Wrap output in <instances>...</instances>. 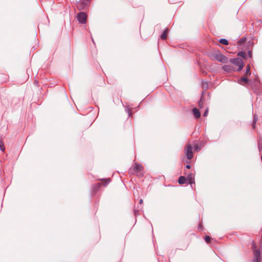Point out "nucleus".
<instances>
[{
	"label": "nucleus",
	"instance_id": "obj_22",
	"mask_svg": "<svg viewBox=\"0 0 262 262\" xmlns=\"http://www.w3.org/2000/svg\"><path fill=\"white\" fill-rule=\"evenodd\" d=\"M194 147L195 150H198L200 149V148H199L198 145L196 144L194 145Z\"/></svg>",
	"mask_w": 262,
	"mask_h": 262
},
{
	"label": "nucleus",
	"instance_id": "obj_7",
	"mask_svg": "<svg viewBox=\"0 0 262 262\" xmlns=\"http://www.w3.org/2000/svg\"><path fill=\"white\" fill-rule=\"evenodd\" d=\"M90 1V0H80L79 4L77 6L79 10L83 9L87 4V3Z\"/></svg>",
	"mask_w": 262,
	"mask_h": 262
},
{
	"label": "nucleus",
	"instance_id": "obj_6",
	"mask_svg": "<svg viewBox=\"0 0 262 262\" xmlns=\"http://www.w3.org/2000/svg\"><path fill=\"white\" fill-rule=\"evenodd\" d=\"M214 58L217 61L223 63H225L227 61V58L221 53L216 54L214 56Z\"/></svg>",
	"mask_w": 262,
	"mask_h": 262
},
{
	"label": "nucleus",
	"instance_id": "obj_4",
	"mask_svg": "<svg viewBox=\"0 0 262 262\" xmlns=\"http://www.w3.org/2000/svg\"><path fill=\"white\" fill-rule=\"evenodd\" d=\"M185 174L186 176V179L188 181V184L192 185V184H195V173L193 172L189 173L188 174H186L185 173ZM192 187V186H191Z\"/></svg>",
	"mask_w": 262,
	"mask_h": 262
},
{
	"label": "nucleus",
	"instance_id": "obj_15",
	"mask_svg": "<svg viewBox=\"0 0 262 262\" xmlns=\"http://www.w3.org/2000/svg\"><path fill=\"white\" fill-rule=\"evenodd\" d=\"M251 74L250 73V66L248 65L247 66V68H246V76H248L249 75H250Z\"/></svg>",
	"mask_w": 262,
	"mask_h": 262
},
{
	"label": "nucleus",
	"instance_id": "obj_11",
	"mask_svg": "<svg viewBox=\"0 0 262 262\" xmlns=\"http://www.w3.org/2000/svg\"><path fill=\"white\" fill-rule=\"evenodd\" d=\"M168 32V30L167 29L164 31V32H163L161 36V38L162 39L165 40L167 39Z\"/></svg>",
	"mask_w": 262,
	"mask_h": 262
},
{
	"label": "nucleus",
	"instance_id": "obj_3",
	"mask_svg": "<svg viewBox=\"0 0 262 262\" xmlns=\"http://www.w3.org/2000/svg\"><path fill=\"white\" fill-rule=\"evenodd\" d=\"M231 62L238 67V71H241L244 67L243 60L239 58H235L231 60Z\"/></svg>",
	"mask_w": 262,
	"mask_h": 262
},
{
	"label": "nucleus",
	"instance_id": "obj_2",
	"mask_svg": "<svg viewBox=\"0 0 262 262\" xmlns=\"http://www.w3.org/2000/svg\"><path fill=\"white\" fill-rule=\"evenodd\" d=\"M185 152L188 160H191L192 158V147L190 144L187 143L186 144L185 148Z\"/></svg>",
	"mask_w": 262,
	"mask_h": 262
},
{
	"label": "nucleus",
	"instance_id": "obj_17",
	"mask_svg": "<svg viewBox=\"0 0 262 262\" xmlns=\"http://www.w3.org/2000/svg\"><path fill=\"white\" fill-rule=\"evenodd\" d=\"M223 69L226 71H227V72H229L231 71V68L230 67V66H228V65H225L223 67Z\"/></svg>",
	"mask_w": 262,
	"mask_h": 262
},
{
	"label": "nucleus",
	"instance_id": "obj_23",
	"mask_svg": "<svg viewBox=\"0 0 262 262\" xmlns=\"http://www.w3.org/2000/svg\"><path fill=\"white\" fill-rule=\"evenodd\" d=\"M248 55H249V57H250V58L252 57V52L251 51H248Z\"/></svg>",
	"mask_w": 262,
	"mask_h": 262
},
{
	"label": "nucleus",
	"instance_id": "obj_18",
	"mask_svg": "<svg viewBox=\"0 0 262 262\" xmlns=\"http://www.w3.org/2000/svg\"><path fill=\"white\" fill-rule=\"evenodd\" d=\"M238 56H241L243 58H246V54L244 52H240L237 54Z\"/></svg>",
	"mask_w": 262,
	"mask_h": 262
},
{
	"label": "nucleus",
	"instance_id": "obj_9",
	"mask_svg": "<svg viewBox=\"0 0 262 262\" xmlns=\"http://www.w3.org/2000/svg\"><path fill=\"white\" fill-rule=\"evenodd\" d=\"M188 182L186 178L184 176H181L178 179V182L180 184L182 185L187 183Z\"/></svg>",
	"mask_w": 262,
	"mask_h": 262
},
{
	"label": "nucleus",
	"instance_id": "obj_1",
	"mask_svg": "<svg viewBox=\"0 0 262 262\" xmlns=\"http://www.w3.org/2000/svg\"><path fill=\"white\" fill-rule=\"evenodd\" d=\"M130 171L139 177H142L144 175V168L140 163H135L130 168Z\"/></svg>",
	"mask_w": 262,
	"mask_h": 262
},
{
	"label": "nucleus",
	"instance_id": "obj_13",
	"mask_svg": "<svg viewBox=\"0 0 262 262\" xmlns=\"http://www.w3.org/2000/svg\"><path fill=\"white\" fill-rule=\"evenodd\" d=\"M248 81V79H247V77L246 76V77H243L242 78H241L239 80V82L240 84H244L245 83H246Z\"/></svg>",
	"mask_w": 262,
	"mask_h": 262
},
{
	"label": "nucleus",
	"instance_id": "obj_20",
	"mask_svg": "<svg viewBox=\"0 0 262 262\" xmlns=\"http://www.w3.org/2000/svg\"><path fill=\"white\" fill-rule=\"evenodd\" d=\"M208 108H207L205 112L203 114V116L206 117L208 115Z\"/></svg>",
	"mask_w": 262,
	"mask_h": 262
},
{
	"label": "nucleus",
	"instance_id": "obj_10",
	"mask_svg": "<svg viewBox=\"0 0 262 262\" xmlns=\"http://www.w3.org/2000/svg\"><path fill=\"white\" fill-rule=\"evenodd\" d=\"M192 113L195 118H199L201 116V114L199 110L196 108H194L192 110Z\"/></svg>",
	"mask_w": 262,
	"mask_h": 262
},
{
	"label": "nucleus",
	"instance_id": "obj_16",
	"mask_svg": "<svg viewBox=\"0 0 262 262\" xmlns=\"http://www.w3.org/2000/svg\"><path fill=\"white\" fill-rule=\"evenodd\" d=\"M220 42L224 45H227L228 44V41L226 39H221L220 40Z\"/></svg>",
	"mask_w": 262,
	"mask_h": 262
},
{
	"label": "nucleus",
	"instance_id": "obj_12",
	"mask_svg": "<svg viewBox=\"0 0 262 262\" xmlns=\"http://www.w3.org/2000/svg\"><path fill=\"white\" fill-rule=\"evenodd\" d=\"M101 182L102 185L106 186L111 182V180L110 179H102Z\"/></svg>",
	"mask_w": 262,
	"mask_h": 262
},
{
	"label": "nucleus",
	"instance_id": "obj_19",
	"mask_svg": "<svg viewBox=\"0 0 262 262\" xmlns=\"http://www.w3.org/2000/svg\"><path fill=\"white\" fill-rule=\"evenodd\" d=\"M0 148L3 151L5 150V147L3 142L1 140H0Z\"/></svg>",
	"mask_w": 262,
	"mask_h": 262
},
{
	"label": "nucleus",
	"instance_id": "obj_8",
	"mask_svg": "<svg viewBox=\"0 0 262 262\" xmlns=\"http://www.w3.org/2000/svg\"><path fill=\"white\" fill-rule=\"evenodd\" d=\"M253 251L254 252V257L255 259L257 261L259 262V256H260V252L258 250H255V247L253 245Z\"/></svg>",
	"mask_w": 262,
	"mask_h": 262
},
{
	"label": "nucleus",
	"instance_id": "obj_25",
	"mask_svg": "<svg viewBox=\"0 0 262 262\" xmlns=\"http://www.w3.org/2000/svg\"><path fill=\"white\" fill-rule=\"evenodd\" d=\"M97 186L98 188H99L101 186V184L100 183H98L97 184Z\"/></svg>",
	"mask_w": 262,
	"mask_h": 262
},
{
	"label": "nucleus",
	"instance_id": "obj_5",
	"mask_svg": "<svg viewBox=\"0 0 262 262\" xmlns=\"http://www.w3.org/2000/svg\"><path fill=\"white\" fill-rule=\"evenodd\" d=\"M78 21L81 24H85L86 21L87 15L85 13L80 12L77 15Z\"/></svg>",
	"mask_w": 262,
	"mask_h": 262
},
{
	"label": "nucleus",
	"instance_id": "obj_14",
	"mask_svg": "<svg viewBox=\"0 0 262 262\" xmlns=\"http://www.w3.org/2000/svg\"><path fill=\"white\" fill-rule=\"evenodd\" d=\"M204 239L205 241V242L207 243V244H210L211 243V240L212 239L211 238V237H210L208 235H206L205 236V238H204Z\"/></svg>",
	"mask_w": 262,
	"mask_h": 262
},
{
	"label": "nucleus",
	"instance_id": "obj_26",
	"mask_svg": "<svg viewBox=\"0 0 262 262\" xmlns=\"http://www.w3.org/2000/svg\"><path fill=\"white\" fill-rule=\"evenodd\" d=\"M261 161H262V156H261Z\"/></svg>",
	"mask_w": 262,
	"mask_h": 262
},
{
	"label": "nucleus",
	"instance_id": "obj_24",
	"mask_svg": "<svg viewBox=\"0 0 262 262\" xmlns=\"http://www.w3.org/2000/svg\"><path fill=\"white\" fill-rule=\"evenodd\" d=\"M186 168L187 169H190V165H186Z\"/></svg>",
	"mask_w": 262,
	"mask_h": 262
},
{
	"label": "nucleus",
	"instance_id": "obj_21",
	"mask_svg": "<svg viewBox=\"0 0 262 262\" xmlns=\"http://www.w3.org/2000/svg\"><path fill=\"white\" fill-rule=\"evenodd\" d=\"M203 104V102L202 101V100H200L199 103V106L200 108H202Z\"/></svg>",
	"mask_w": 262,
	"mask_h": 262
}]
</instances>
